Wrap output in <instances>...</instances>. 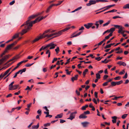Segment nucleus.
<instances>
[{
  "label": "nucleus",
  "mask_w": 129,
  "mask_h": 129,
  "mask_svg": "<svg viewBox=\"0 0 129 129\" xmlns=\"http://www.w3.org/2000/svg\"><path fill=\"white\" fill-rule=\"evenodd\" d=\"M37 16V15H33L30 16L29 17L28 20L21 25V26H24L25 28V29H23L21 33L20 34L21 35H23L24 34L27 32L30 28L32 26L33 24H35L38 22H36L34 23V21L29 22L30 20L35 18Z\"/></svg>",
  "instance_id": "1"
},
{
  "label": "nucleus",
  "mask_w": 129,
  "mask_h": 129,
  "mask_svg": "<svg viewBox=\"0 0 129 129\" xmlns=\"http://www.w3.org/2000/svg\"><path fill=\"white\" fill-rule=\"evenodd\" d=\"M19 58V57L17 55L16 56H14L13 57L12 59H11L10 60H9L8 61H7V63L11 61H13V62H12V63L10 64L9 65V66L10 65L12 64L13 63H14L15 61L17 60V59H18Z\"/></svg>",
  "instance_id": "2"
},
{
  "label": "nucleus",
  "mask_w": 129,
  "mask_h": 129,
  "mask_svg": "<svg viewBox=\"0 0 129 129\" xmlns=\"http://www.w3.org/2000/svg\"><path fill=\"white\" fill-rule=\"evenodd\" d=\"M48 47H50V49H54L55 47L56 46V44H54L52 42L49 43L47 45Z\"/></svg>",
  "instance_id": "3"
},
{
  "label": "nucleus",
  "mask_w": 129,
  "mask_h": 129,
  "mask_svg": "<svg viewBox=\"0 0 129 129\" xmlns=\"http://www.w3.org/2000/svg\"><path fill=\"white\" fill-rule=\"evenodd\" d=\"M77 113L76 111L72 113L69 118H67L68 119H70L72 120L74 118L75 116V114Z\"/></svg>",
  "instance_id": "4"
},
{
  "label": "nucleus",
  "mask_w": 129,
  "mask_h": 129,
  "mask_svg": "<svg viewBox=\"0 0 129 129\" xmlns=\"http://www.w3.org/2000/svg\"><path fill=\"white\" fill-rule=\"evenodd\" d=\"M104 22L103 20H100L98 21H96L94 24L96 26V29H98L99 27V23L100 24H102Z\"/></svg>",
  "instance_id": "5"
},
{
  "label": "nucleus",
  "mask_w": 129,
  "mask_h": 129,
  "mask_svg": "<svg viewBox=\"0 0 129 129\" xmlns=\"http://www.w3.org/2000/svg\"><path fill=\"white\" fill-rule=\"evenodd\" d=\"M42 36V35H41L40 36L37 37L35 39L33 40L32 41V42L34 43L38 41L40 39L44 38Z\"/></svg>",
  "instance_id": "6"
},
{
  "label": "nucleus",
  "mask_w": 129,
  "mask_h": 129,
  "mask_svg": "<svg viewBox=\"0 0 129 129\" xmlns=\"http://www.w3.org/2000/svg\"><path fill=\"white\" fill-rule=\"evenodd\" d=\"M96 0H90L89 2V3L86 4V5L87 6H90L92 5L95 4L97 3Z\"/></svg>",
  "instance_id": "7"
},
{
  "label": "nucleus",
  "mask_w": 129,
  "mask_h": 129,
  "mask_svg": "<svg viewBox=\"0 0 129 129\" xmlns=\"http://www.w3.org/2000/svg\"><path fill=\"white\" fill-rule=\"evenodd\" d=\"M47 16V15L46 16L44 17H39L36 18L35 20L33 22L35 23L36 22H39L42 19L45 18Z\"/></svg>",
  "instance_id": "8"
},
{
  "label": "nucleus",
  "mask_w": 129,
  "mask_h": 129,
  "mask_svg": "<svg viewBox=\"0 0 129 129\" xmlns=\"http://www.w3.org/2000/svg\"><path fill=\"white\" fill-rule=\"evenodd\" d=\"M47 16V15L46 16L44 17H39L36 18L35 20L33 22L35 23L36 22H39L42 19L45 18Z\"/></svg>",
  "instance_id": "9"
},
{
  "label": "nucleus",
  "mask_w": 129,
  "mask_h": 129,
  "mask_svg": "<svg viewBox=\"0 0 129 129\" xmlns=\"http://www.w3.org/2000/svg\"><path fill=\"white\" fill-rule=\"evenodd\" d=\"M12 68H10L7 70L4 73V74H1V76L2 77V78L5 76L7 75L10 72Z\"/></svg>",
  "instance_id": "10"
},
{
  "label": "nucleus",
  "mask_w": 129,
  "mask_h": 129,
  "mask_svg": "<svg viewBox=\"0 0 129 129\" xmlns=\"http://www.w3.org/2000/svg\"><path fill=\"white\" fill-rule=\"evenodd\" d=\"M51 30V29H49L46 30L44 31L42 34L41 35H42V36L44 38L46 37H45V36L46 35H45V34L49 33H50V31Z\"/></svg>",
  "instance_id": "11"
},
{
  "label": "nucleus",
  "mask_w": 129,
  "mask_h": 129,
  "mask_svg": "<svg viewBox=\"0 0 129 129\" xmlns=\"http://www.w3.org/2000/svg\"><path fill=\"white\" fill-rule=\"evenodd\" d=\"M93 24L92 23H89L84 24V26L86 28L88 29L91 27Z\"/></svg>",
  "instance_id": "12"
},
{
  "label": "nucleus",
  "mask_w": 129,
  "mask_h": 129,
  "mask_svg": "<svg viewBox=\"0 0 129 129\" xmlns=\"http://www.w3.org/2000/svg\"><path fill=\"white\" fill-rule=\"evenodd\" d=\"M56 32L53 33H51L50 34H46V35L45 36V37H46L47 38H48L54 35H56Z\"/></svg>",
  "instance_id": "13"
},
{
  "label": "nucleus",
  "mask_w": 129,
  "mask_h": 129,
  "mask_svg": "<svg viewBox=\"0 0 129 129\" xmlns=\"http://www.w3.org/2000/svg\"><path fill=\"white\" fill-rule=\"evenodd\" d=\"M89 124V123L87 121L81 123V124L84 127H87Z\"/></svg>",
  "instance_id": "14"
},
{
  "label": "nucleus",
  "mask_w": 129,
  "mask_h": 129,
  "mask_svg": "<svg viewBox=\"0 0 129 129\" xmlns=\"http://www.w3.org/2000/svg\"><path fill=\"white\" fill-rule=\"evenodd\" d=\"M111 118L112 119V122L113 123H115L116 122L117 117L116 116L112 117Z\"/></svg>",
  "instance_id": "15"
},
{
  "label": "nucleus",
  "mask_w": 129,
  "mask_h": 129,
  "mask_svg": "<svg viewBox=\"0 0 129 129\" xmlns=\"http://www.w3.org/2000/svg\"><path fill=\"white\" fill-rule=\"evenodd\" d=\"M117 64L119 65L120 66L122 65L124 66H126V64L124 62H122L121 61L118 62Z\"/></svg>",
  "instance_id": "16"
},
{
  "label": "nucleus",
  "mask_w": 129,
  "mask_h": 129,
  "mask_svg": "<svg viewBox=\"0 0 129 129\" xmlns=\"http://www.w3.org/2000/svg\"><path fill=\"white\" fill-rule=\"evenodd\" d=\"M123 28L122 26H121L119 29L118 30V33H119L121 34L122 33L125 32V31L123 30Z\"/></svg>",
  "instance_id": "17"
},
{
  "label": "nucleus",
  "mask_w": 129,
  "mask_h": 129,
  "mask_svg": "<svg viewBox=\"0 0 129 129\" xmlns=\"http://www.w3.org/2000/svg\"><path fill=\"white\" fill-rule=\"evenodd\" d=\"M87 116L84 114H82L80 115L79 116V118L80 119L81 118H87Z\"/></svg>",
  "instance_id": "18"
},
{
  "label": "nucleus",
  "mask_w": 129,
  "mask_h": 129,
  "mask_svg": "<svg viewBox=\"0 0 129 129\" xmlns=\"http://www.w3.org/2000/svg\"><path fill=\"white\" fill-rule=\"evenodd\" d=\"M14 44H12L8 46L6 48L5 50L7 51L8 50L10 49L13 46Z\"/></svg>",
  "instance_id": "19"
},
{
  "label": "nucleus",
  "mask_w": 129,
  "mask_h": 129,
  "mask_svg": "<svg viewBox=\"0 0 129 129\" xmlns=\"http://www.w3.org/2000/svg\"><path fill=\"white\" fill-rule=\"evenodd\" d=\"M26 71V69L24 68L22 69L19 70L18 72V73H20V74H22L24 72H25Z\"/></svg>",
  "instance_id": "20"
},
{
  "label": "nucleus",
  "mask_w": 129,
  "mask_h": 129,
  "mask_svg": "<svg viewBox=\"0 0 129 129\" xmlns=\"http://www.w3.org/2000/svg\"><path fill=\"white\" fill-rule=\"evenodd\" d=\"M39 127V124L38 123L37 125L32 126V129H37Z\"/></svg>",
  "instance_id": "21"
},
{
  "label": "nucleus",
  "mask_w": 129,
  "mask_h": 129,
  "mask_svg": "<svg viewBox=\"0 0 129 129\" xmlns=\"http://www.w3.org/2000/svg\"><path fill=\"white\" fill-rule=\"evenodd\" d=\"M63 115L62 113H61L60 114H58L55 117V118H60L62 117Z\"/></svg>",
  "instance_id": "22"
},
{
  "label": "nucleus",
  "mask_w": 129,
  "mask_h": 129,
  "mask_svg": "<svg viewBox=\"0 0 129 129\" xmlns=\"http://www.w3.org/2000/svg\"><path fill=\"white\" fill-rule=\"evenodd\" d=\"M112 7H111V5H109V6H106V7H103V8H102L100 9H99L98 10H96V11H99V10H101L103 9H104L106 8H108V9H109L110 8H111Z\"/></svg>",
  "instance_id": "23"
},
{
  "label": "nucleus",
  "mask_w": 129,
  "mask_h": 129,
  "mask_svg": "<svg viewBox=\"0 0 129 129\" xmlns=\"http://www.w3.org/2000/svg\"><path fill=\"white\" fill-rule=\"evenodd\" d=\"M78 75H76L75 77H73L71 78V80L73 81H74L75 80H76L78 77Z\"/></svg>",
  "instance_id": "24"
},
{
  "label": "nucleus",
  "mask_w": 129,
  "mask_h": 129,
  "mask_svg": "<svg viewBox=\"0 0 129 129\" xmlns=\"http://www.w3.org/2000/svg\"><path fill=\"white\" fill-rule=\"evenodd\" d=\"M47 50V51H46V54H48V57H50V52L49 50Z\"/></svg>",
  "instance_id": "25"
},
{
  "label": "nucleus",
  "mask_w": 129,
  "mask_h": 129,
  "mask_svg": "<svg viewBox=\"0 0 129 129\" xmlns=\"http://www.w3.org/2000/svg\"><path fill=\"white\" fill-rule=\"evenodd\" d=\"M123 8L124 9H129V4H127L125 5Z\"/></svg>",
  "instance_id": "26"
},
{
  "label": "nucleus",
  "mask_w": 129,
  "mask_h": 129,
  "mask_svg": "<svg viewBox=\"0 0 129 129\" xmlns=\"http://www.w3.org/2000/svg\"><path fill=\"white\" fill-rule=\"evenodd\" d=\"M63 32V30H62L59 31L58 32H56L57 34L56 35H58V36H59L60 35L62 34V33Z\"/></svg>",
  "instance_id": "27"
},
{
  "label": "nucleus",
  "mask_w": 129,
  "mask_h": 129,
  "mask_svg": "<svg viewBox=\"0 0 129 129\" xmlns=\"http://www.w3.org/2000/svg\"><path fill=\"white\" fill-rule=\"evenodd\" d=\"M112 26L115 27L116 28H117L118 29L122 26L121 25H112Z\"/></svg>",
  "instance_id": "28"
},
{
  "label": "nucleus",
  "mask_w": 129,
  "mask_h": 129,
  "mask_svg": "<svg viewBox=\"0 0 129 129\" xmlns=\"http://www.w3.org/2000/svg\"><path fill=\"white\" fill-rule=\"evenodd\" d=\"M18 86L19 85H14L13 86V90L16 89L18 87Z\"/></svg>",
  "instance_id": "29"
},
{
  "label": "nucleus",
  "mask_w": 129,
  "mask_h": 129,
  "mask_svg": "<svg viewBox=\"0 0 129 129\" xmlns=\"http://www.w3.org/2000/svg\"><path fill=\"white\" fill-rule=\"evenodd\" d=\"M96 78L97 79H100L101 78V75L99 73H97L96 74Z\"/></svg>",
  "instance_id": "30"
},
{
  "label": "nucleus",
  "mask_w": 129,
  "mask_h": 129,
  "mask_svg": "<svg viewBox=\"0 0 129 129\" xmlns=\"http://www.w3.org/2000/svg\"><path fill=\"white\" fill-rule=\"evenodd\" d=\"M115 28L114 27L111 28L109 30V32H111V33H113V32L115 31Z\"/></svg>",
  "instance_id": "31"
},
{
  "label": "nucleus",
  "mask_w": 129,
  "mask_h": 129,
  "mask_svg": "<svg viewBox=\"0 0 129 129\" xmlns=\"http://www.w3.org/2000/svg\"><path fill=\"white\" fill-rule=\"evenodd\" d=\"M19 36L18 34H16L13 37L12 39L13 40L14 39H15L18 37Z\"/></svg>",
  "instance_id": "32"
},
{
  "label": "nucleus",
  "mask_w": 129,
  "mask_h": 129,
  "mask_svg": "<svg viewBox=\"0 0 129 129\" xmlns=\"http://www.w3.org/2000/svg\"><path fill=\"white\" fill-rule=\"evenodd\" d=\"M88 71V70L87 69H86L85 71L83 72V75L84 76H85L86 73Z\"/></svg>",
  "instance_id": "33"
},
{
  "label": "nucleus",
  "mask_w": 129,
  "mask_h": 129,
  "mask_svg": "<svg viewBox=\"0 0 129 129\" xmlns=\"http://www.w3.org/2000/svg\"><path fill=\"white\" fill-rule=\"evenodd\" d=\"M71 28V27L68 26L66 28H65L63 29L62 30L63 32H64L70 29Z\"/></svg>",
  "instance_id": "34"
},
{
  "label": "nucleus",
  "mask_w": 129,
  "mask_h": 129,
  "mask_svg": "<svg viewBox=\"0 0 129 129\" xmlns=\"http://www.w3.org/2000/svg\"><path fill=\"white\" fill-rule=\"evenodd\" d=\"M123 82V81L122 80H121L117 82H116V85H119L121 83H122Z\"/></svg>",
  "instance_id": "35"
},
{
  "label": "nucleus",
  "mask_w": 129,
  "mask_h": 129,
  "mask_svg": "<svg viewBox=\"0 0 129 129\" xmlns=\"http://www.w3.org/2000/svg\"><path fill=\"white\" fill-rule=\"evenodd\" d=\"M13 85H11V84H10L9 86V90H13Z\"/></svg>",
  "instance_id": "36"
},
{
  "label": "nucleus",
  "mask_w": 129,
  "mask_h": 129,
  "mask_svg": "<svg viewBox=\"0 0 129 129\" xmlns=\"http://www.w3.org/2000/svg\"><path fill=\"white\" fill-rule=\"evenodd\" d=\"M110 21H108V22H107L106 23H105L103 25V26L104 27L105 26H107L110 23Z\"/></svg>",
  "instance_id": "37"
},
{
  "label": "nucleus",
  "mask_w": 129,
  "mask_h": 129,
  "mask_svg": "<svg viewBox=\"0 0 129 129\" xmlns=\"http://www.w3.org/2000/svg\"><path fill=\"white\" fill-rule=\"evenodd\" d=\"M92 100L95 104H97L98 102L96 98H93Z\"/></svg>",
  "instance_id": "38"
},
{
  "label": "nucleus",
  "mask_w": 129,
  "mask_h": 129,
  "mask_svg": "<svg viewBox=\"0 0 129 129\" xmlns=\"http://www.w3.org/2000/svg\"><path fill=\"white\" fill-rule=\"evenodd\" d=\"M53 6V5H50L49 7L47 9V10H46V12H48L49 11L50 9Z\"/></svg>",
  "instance_id": "39"
},
{
  "label": "nucleus",
  "mask_w": 129,
  "mask_h": 129,
  "mask_svg": "<svg viewBox=\"0 0 129 129\" xmlns=\"http://www.w3.org/2000/svg\"><path fill=\"white\" fill-rule=\"evenodd\" d=\"M125 73V71L124 70H123L121 71L119 73V75H122L124 74Z\"/></svg>",
  "instance_id": "40"
},
{
  "label": "nucleus",
  "mask_w": 129,
  "mask_h": 129,
  "mask_svg": "<svg viewBox=\"0 0 129 129\" xmlns=\"http://www.w3.org/2000/svg\"><path fill=\"white\" fill-rule=\"evenodd\" d=\"M96 1L97 2H101L104 3L108 2L107 1L105 0H96Z\"/></svg>",
  "instance_id": "41"
},
{
  "label": "nucleus",
  "mask_w": 129,
  "mask_h": 129,
  "mask_svg": "<svg viewBox=\"0 0 129 129\" xmlns=\"http://www.w3.org/2000/svg\"><path fill=\"white\" fill-rule=\"evenodd\" d=\"M55 51L57 54L58 53V52L59 51V47H57V48L55 49Z\"/></svg>",
  "instance_id": "42"
},
{
  "label": "nucleus",
  "mask_w": 129,
  "mask_h": 129,
  "mask_svg": "<svg viewBox=\"0 0 129 129\" xmlns=\"http://www.w3.org/2000/svg\"><path fill=\"white\" fill-rule=\"evenodd\" d=\"M123 96H119L118 97L115 96L114 98L112 99L113 100H116L117 99L120 98H122Z\"/></svg>",
  "instance_id": "43"
},
{
  "label": "nucleus",
  "mask_w": 129,
  "mask_h": 129,
  "mask_svg": "<svg viewBox=\"0 0 129 129\" xmlns=\"http://www.w3.org/2000/svg\"><path fill=\"white\" fill-rule=\"evenodd\" d=\"M127 114H124L122 115L121 116V118H122L123 119H124L127 116Z\"/></svg>",
  "instance_id": "44"
},
{
  "label": "nucleus",
  "mask_w": 129,
  "mask_h": 129,
  "mask_svg": "<svg viewBox=\"0 0 129 129\" xmlns=\"http://www.w3.org/2000/svg\"><path fill=\"white\" fill-rule=\"evenodd\" d=\"M121 79V77L117 76L114 79L115 80H119Z\"/></svg>",
  "instance_id": "45"
},
{
  "label": "nucleus",
  "mask_w": 129,
  "mask_h": 129,
  "mask_svg": "<svg viewBox=\"0 0 129 129\" xmlns=\"http://www.w3.org/2000/svg\"><path fill=\"white\" fill-rule=\"evenodd\" d=\"M34 63H32L31 64L28 63L25 65V66L26 67H28L31 66Z\"/></svg>",
  "instance_id": "46"
},
{
  "label": "nucleus",
  "mask_w": 129,
  "mask_h": 129,
  "mask_svg": "<svg viewBox=\"0 0 129 129\" xmlns=\"http://www.w3.org/2000/svg\"><path fill=\"white\" fill-rule=\"evenodd\" d=\"M106 59H105L104 60L102 61V62L104 63H107L109 61V60H108L106 61Z\"/></svg>",
  "instance_id": "47"
},
{
  "label": "nucleus",
  "mask_w": 129,
  "mask_h": 129,
  "mask_svg": "<svg viewBox=\"0 0 129 129\" xmlns=\"http://www.w3.org/2000/svg\"><path fill=\"white\" fill-rule=\"evenodd\" d=\"M42 111L41 109L37 111V113L40 115L41 114Z\"/></svg>",
  "instance_id": "48"
},
{
  "label": "nucleus",
  "mask_w": 129,
  "mask_h": 129,
  "mask_svg": "<svg viewBox=\"0 0 129 129\" xmlns=\"http://www.w3.org/2000/svg\"><path fill=\"white\" fill-rule=\"evenodd\" d=\"M111 85L112 86H115L116 85V83L115 82H111Z\"/></svg>",
  "instance_id": "49"
},
{
  "label": "nucleus",
  "mask_w": 129,
  "mask_h": 129,
  "mask_svg": "<svg viewBox=\"0 0 129 129\" xmlns=\"http://www.w3.org/2000/svg\"><path fill=\"white\" fill-rule=\"evenodd\" d=\"M111 47V46L110 44L109 45H107L104 48L106 49L107 48H110Z\"/></svg>",
  "instance_id": "50"
},
{
  "label": "nucleus",
  "mask_w": 129,
  "mask_h": 129,
  "mask_svg": "<svg viewBox=\"0 0 129 129\" xmlns=\"http://www.w3.org/2000/svg\"><path fill=\"white\" fill-rule=\"evenodd\" d=\"M50 125V123H45L44 124V126L45 127H47L48 126H49Z\"/></svg>",
  "instance_id": "51"
},
{
  "label": "nucleus",
  "mask_w": 129,
  "mask_h": 129,
  "mask_svg": "<svg viewBox=\"0 0 129 129\" xmlns=\"http://www.w3.org/2000/svg\"><path fill=\"white\" fill-rule=\"evenodd\" d=\"M63 1H61L59 2L58 3L56 4V6H57L60 5L63 2Z\"/></svg>",
  "instance_id": "52"
},
{
  "label": "nucleus",
  "mask_w": 129,
  "mask_h": 129,
  "mask_svg": "<svg viewBox=\"0 0 129 129\" xmlns=\"http://www.w3.org/2000/svg\"><path fill=\"white\" fill-rule=\"evenodd\" d=\"M15 3V1L13 0L9 3V5H13Z\"/></svg>",
  "instance_id": "53"
},
{
  "label": "nucleus",
  "mask_w": 129,
  "mask_h": 129,
  "mask_svg": "<svg viewBox=\"0 0 129 129\" xmlns=\"http://www.w3.org/2000/svg\"><path fill=\"white\" fill-rule=\"evenodd\" d=\"M127 77V74L126 73H125V75L123 77V78L124 79H126Z\"/></svg>",
  "instance_id": "54"
},
{
  "label": "nucleus",
  "mask_w": 129,
  "mask_h": 129,
  "mask_svg": "<svg viewBox=\"0 0 129 129\" xmlns=\"http://www.w3.org/2000/svg\"><path fill=\"white\" fill-rule=\"evenodd\" d=\"M108 77V75H105L103 77V79L104 80H105Z\"/></svg>",
  "instance_id": "55"
},
{
  "label": "nucleus",
  "mask_w": 129,
  "mask_h": 129,
  "mask_svg": "<svg viewBox=\"0 0 129 129\" xmlns=\"http://www.w3.org/2000/svg\"><path fill=\"white\" fill-rule=\"evenodd\" d=\"M108 83L107 82H105L103 84V86H106L107 85Z\"/></svg>",
  "instance_id": "56"
},
{
  "label": "nucleus",
  "mask_w": 129,
  "mask_h": 129,
  "mask_svg": "<svg viewBox=\"0 0 129 129\" xmlns=\"http://www.w3.org/2000/svg\"><path fill=\"white\" fill-rule=\"evenodd\" d=\"M42 48L43 50L45 49H46L47 48H48L47 45L45 47H44V46H42Z\"/></svg>",
  "instance_id": "57"
},
{
  "label": "nucleus",
  "mask_w": 129,
  "mask_h": 129,
  "mask_svg": "<svg viewBox=\"0 0 129 129\" xmlns=\"http://www.w3.org/2000/svg\"><path fill=\"white\" fill-rule=\"evenodd\" d=\"M90 113V112L89 111H87L84 112V114H89Z\"/></svg>",
  "instance_id": "58"
},
{
  "label": "nucleus",
  "mask_w": 129,
  "mask_h": 129,
  "mask_svg": "<svg viewBox=\"0 0 129 129\" xmlns=\"http://www.w3.org/2000/svg\"><path fill=\"white\" fill-rule=\"evenodd\" d=\"M94 95L95 98H98V92H94Z\"/></svg>",
  "instance_id": "59"
},
{
  "label": "nucleus",
  "mask_w": 129,
  "mask_h": 129,
  "mask_svg": "<svg viewBox=\"0 0 129 129\" xmlns=\"http://www.w3.org/2000/svg\"><path fill=\"white\" fill-rule=\"evenodd\" d=\"M18 74H19L18 73V72H16V73H15L14 75L13 76V78H15L17 76V75Z\"/></svg>",
  "instance_id": "60"
},
{
  "label": "nucleus",
  "mask_w": 129,
  "mask_h": 129,
  "mask_svg": "<svg viewBox=\"0 0 129 129\" xmlns=\"http://www.w3.org/2000/svg\"><path fill=\"white\" fill-rule=\"evenodd\" d=\"M65 71L66 72V73L67 74L69 75L70 74L71 72H69V71L68 69H66Z\"/></svg>",
  "instance_id": "61"
},
{
  "label": "nucleus",
  "mask_w": 129,
  "mask_h": 129,
  "mask_svg": "<svg viewBox=\"0 0 129 129\" xmlns=\"http://www.w3.org/2000/svg\"><path fill=\"white\" fill-rule=\"evenodd\" d=\"M82 8V7H78V8H77L76 9H75V10L76 11H77L80 10Z\"/></svg>",
  "instance_id": "62"
},
{
  "label": "nucleus",
  "mask_w": 129,
  "mask_h": 129,
  "mask_svg": "<svg viewBox=\"0 0 129 129\" xmlns=\"http://www.w3.org/2000/svg\"><path fill=\"white\" fill-rule=\"evenodd\" d=\"M31 90V89L28 86H27L26 88L25 89V90Z\"/></svg>",
  "instance_id": "63"
},
{
  "label": "nucleus",
  "mask_w": 129,
  "mask_h": 129,
  "mask_svg": "<svg viewBox=\"0 0 129 129\" xmlns=\"http://www.w3.org/2000/svg\"><path fill=\"white\" fill-rule=\"evenodd\" d=\"M101 58L100 57H96L95 58V59L96 60H97L98 61H99L101 59Z\"/></svg>",
  "instance_id": "64"
}]
</instances>
